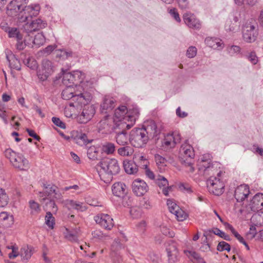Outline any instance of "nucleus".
<instances>
[{
    "mask_svg": "<svg viewBox=\"0 0 263 263\" xmlns=\"http://www.w3.org/2000/svg\"><path fill=\"white\" fill-rule=\"evenodd\" d=\"M102 151L106 154H112L115 151V145L111 142H105L102 145Z\"/></svg>",
    "mask_w": 263,
    "mask_h": 263,
    "instance_id": "obj_35",
    "label": "nucleus"
},
{
    "mask_svg": "<svg viewBox=\"0 0 263 263\" xmlns=\"http://www.w3.org/2000/svg\"><path fill=\"white\" fill-rule=\"evenodd\" d=\"M148 188L146 182L140 179L135 180L132 184L133 191L138 196L143 195L147 192Z\"/></svg>",
    "mask_w": 263,
    "mask_h": 263,
    "instance_id": "obj_15",
    "label": "nucleus"
},
{
    "mask_svg": "<svg viewBox=\"0 0 263 263\" xmlns=\"http://www.w3.org/2000/svg\"><path fill=\"white\" fill-rule=\"evenodd\" d=\"M98 148L93 146H90L88 149L87 155L88 158L91 160H96L98 159Z\"/></svg>",
    "mask_w": 263,
    "mask_h": 263,
    "instance_id": "obj_36",
    "label": "nucleus"
},
{
    "mask_svg": "<svg viewBox=\"0 0 263 263\" xmlns=\"http://www.w3.org/2000/svg\"><path fill=\"white\" fill-rule=\"evenodd\" d=\"M179 154L182 163L189 166L190 172H194V168L192 166V160L195 154L193 147L187 142H185L181 145L179 150Z\"/></svg>",
    "mask_w": 263,
    "mask_h": 263,
    "instance_id": "obj_6",
    "label": "nucleus"
},
{
    "mask_svg": "<svg viewBox=\"0 0 263 263\" xmlns=\"http://www.w3.org/2000/svg\"><path fill=\"white\" fill-rule=\"evenodd\" d=\"M42 66L44 73L41 75L38 74L39 78L42 81L46 80L49 75L53 72V64L52 62L49 60L44 59L42 61Z\"/></svg>",
    "mask_w": 263,
    "mask_h": 263,
    "instance_id": "obj_17",
    "label": "nucleus"
},
{
    "mask_svg": "<svg viewBox=\"0 0 263 263\" xmlns=\"http://www.w3.org/2000/svg\"><path fill=\"white\" fill-rule=\"evenodd\" d=\"M99 129H104V132L107 133L110 132L112 127L109 125V121L107 119H105L99 122Z\"/></svg>",
    "mask_w": 263,
    "mask_h": 263,
    "instance_id": "obj_40",
    "label": "nucleus"
},
{
    "mask_svg": "<svg viewBox=\"0 0 263 263\" xmlns=\"http://www.w3.org/2000/svg\"><path fill=\"white\" fill-rule=\"evenodd\" d=\"M167 205L170 212L172 214H174L176 212L177 210H178V208L179 207L175 202L173 201L171 199H168L167 200Z\"/></svg>",
    "mask_w": 263,
    "mask_h": 263,
    "instance_id": "obj_53",
    "label": "nucleus"
},
{
    "mask_svg": "<svg viewBox=\"0 0 263 263\" xmlns=\"http://www.w3.org/2000/svg\"><path fill=\"white\" fill-rule=\"evenodd\" d=\"M205 43L213 49L222 48L223 43L219 39L208 37L205 39Z\"/></svg>",
    "mask_w": 263,
    "mask_h": 263,
    "instance_id": "obj_31",
    "label": "nucleus"
},
{
    "mask_svg": "<svg viewBox=\"0 0 263 263\" xmlns=\"http://www.w3.org/2000/svg\"><path fill=\"white\" fill-rule=\"evenodd\" d=\"M128 116L130 118H132L135 121L138 117L139 115V111L138 108L137 107L134 108L133 110L131 111L130 109L128 110Z\"/></svg>",
    "mask_w": 263,
    "mask_h": 263,
    "instance_id": "obj_56",
    "label": "nucleus"
},
{
    "mask_svg": "<svg viewBox=\"0 0 263 263\" xmlns=\"http://www.w3.org/2000/svg\"><path fill=\"white\" fill-rule=\"evenodd\" d=\"M23 39L22 40H17V42L16 43V46L17 49L19 50H23L26 45H30L31 44L29 43L27 41V39H25L24 41L23 42Z\"/></svg>",
    "mask_w": 263,
    "mask_h": 263,
    "instance_id": "obj_55",
    "label": "nucleus"
},
{
    "mask_svg": "<svg viewBox=\"0 0 263 263\" xmlns=\"http://www.w3.org/2000/svg\"><path fill=\"white\" fill-rule=\"evenodd\" d=\"M26 65L31 69H33L36 67V63L33 59L28 58L26 60V61H24Z\"/></svg>",
    "mask_w": 263,
    "mask_h": 263,
    "instance_id": "obj_62",
    "label": "nucleus"
},
{
    "mask_svg": "<svg viewBox=\"0 0 263 263\" xmlns=\"http://www.w3.org/2000/svg\"><path fill=\"white\" fill-rule=\"evenodd\" d=\"M45 220V223L47 226L52 229L54 228V225L55 224V220L54 217L53 216L52 214L50 211H47L46 212Z\"/></svg>",
    "mask_w": 263,
    "mask_h": 263,
    "instance_id": "obj_37",
    "label": "nucleus"
},
{
    "mask_svg": "<svg viewBox=\"0 0 263 263\" xmlns=\"http://www.w3.org/2000/svg\"><path fill=\"white\" fill-rule=\"evenodd\" d=\"M67 140L73 141L81 146L86 145L92 141V140L88 138L86 134L79 133L75 130L71 131L70 135L67 136Z\"/></svg>",
    "mask_w": 263,
    "mask_h": 263,
    "instance_id": "obj_9",
    "label": "nucleus"
},
{
    "mask_svg": "<svg viewBox=\"0 0 263 263\" xmlns=\"http://www.w3.org/2000/svg\"><path fill=\"white\" fill-rule=\"evenodd\" d=\"M51 120L55 126L62 129L66 128V124L62 121L59 118L53 117L52 118Z\"/></svg>",
    "mask_w": 263,
    "mask_h": 263,
    "instance_id": "obj_54",
    "label": "nucleus"
},
{
    "mask_svg": "<svg viewBox=\"0 0 263 263\" xmlns=\"http://www.w3.org/2000/svg\"><path fill=\"white\" fill-rule=\"evenodd\" d=\"M258 35L257 29L255 26L248 25L244 27L243 31V40L248 43L254 42Z\"/></svg>",
    "mask_w": 263,
    "mask_h": 263,
    "instance_id": "obj_13",
    "label": "nucleus"
},
{
    "mask_svg": "<svg viewBox=\"0 0 263 263\" xmlns=\"http://www.w3.org/2000/svg\"><path fill=\"white\" fill-rule=\"evenodd\" d=\"M184 253L186 255L190 258H193L195 260L199 261L201 263H205L203 258L200 256V255L197 252L193 251H185Z\"/></svg>",
    "mask_w": 263,
    "mask_h": 263,
    "instance_id": "obj_41",
    "label": "nucleus"
},
{
    "mask_svg": "<svg viewBox=\"0 0 263 263\" xmlns=\"http://www.w3.org/2000/svg\"><path fill=\"white\" fill-rule=\"evenodd\" d=\"M29 206L31 210V213L32 214L38 213L41 209L40 208V205L38 203L36 202L34 200H30L29 202Z\"/></svg>",
    "mask_w": 263,
    "mask_h": 263,
    "instance_id": "obj_51",
    "label": "nucleus"
},
{
    "mask_svg": "<svg viewBox=\"0 0 263 263\" xmlns=\"http://www.w3.org/2000/svg\"><path fill=\"white\" fill-rule=\"evenodd\" d=\"M47 25L46 21L38 18L32 20L30 23H26L24 28L26 32L29 33L43 29L46 27Z\"/></svg>",
    "mask_w": 263,
    "mask_h": 263,
    "instance_id": "obj_10",
    "label": "nucleus"
},
{
    "mask_svg": "<svg viewBox=\"0 0 263 263\" xmlns=\"http://www.w3.org/2000/svg\"><path fill=\"white\" fill-rule=\"evenodd\" d=\"M144 128L146 130L147 134L148 133H150V134H152L153 136H157L158 133L156 124L155 122L153 121H151L149 124Z\"/></svg>",
    "mask_w": 263,
    "mask_h": 263,
    "instance_id": "obj_44",
    "label": "nucleus"
},
{
    "mask_svg": "<svg viewBox=\"0 0 263 263\" xmlns=\"http://www.w3.org/2000/svg\"><path fill=\"white\" fill-rule=\"evenodd\" d=\"M67 208L69 210H74L78 212H84L87 209L85 203L73 200H67Z\"/></svg>",
    "mask_w": 263,
    "mask_h": 263,
    "instance_id": "obj_24",
    "label": "nucleus"
},
{
    "mask_svg": "<svg viewBox=\"0 0 263 263\" xmlns=\"http://www.w3.org/2000/svg\"><path fill=\"white\" fill-rule=\"evenodd\" d=\"M249 193L250 191L248 185H240L235 191V197L237 202H241L248 197Z\"/></svg>",
    "mask_w": 263,
    "mask_h": 263,
    "instance_id": "obj_16",
    "label": "nucleus"
},
{
    "mask_svg": "<svg viewBox=\"0 0 263 263\" xmlns=\"http://www.w3.org/2000/svg\"><path fill=\"white\" fill-rule=\"evenodd\" d=\"M23 10L21 7L12 1L7 7V14L9 16H15L22 13Z\"/></svg>",
    "mask_w": 263,
    "mask_h": 263,
    "instance_id": "obj_27",
    "label": "nucleus"
},
{
    "mask_svg": "<svg viewBox=\"0 0 263 263\" xmlns=\"http://www.w3.org/2000/svg\"><path fill=\"white\" fill-rule=\"evenodd\" d=\"M55 60L59 62L64 61L66 56V50L64 49H56L53 52Z\"/></svg>",
    "mask_w": 263,
    "mask_h": 263,
    "instance_id": "obj_42",
    "label": "nucleus"
},
{
    "mask_svg": "<svg viewBox=\"0 0 263 263\" xmlns=\"http://www.w3.org/2000/svg\"><path fill=\"white\" fill-rule=\"evenodd\" d=\"M170 14L177 22H180L181 19L179 17V15L175 8L171 9L169 11Z\"/></svg>",
    "mask_w": 263,
    "mask_h": 263,
    "instance_id": "obj_63",
    "label": "nucleus"
},
{
    "mask_svg": "<svg viewBox=\"0 0 263 263\" xmlns=\"http://www.w3.org/2000/svg\"><path fill=\"white\" fill-rule=\"evenodd\" d=\"M221 172L217 173V177L211 176L206 181L209 191L213 194L219 196L224 192V183L220 179Z\"/></svg>",
    "mask_w": 263,
    "mask_h": 263,
    "instance_id": "obj_7",
    "label": "nucleus"
},
{
    "mask_svg": "<svg viewBox=\"0 0 263 263\" xmlns=\"http://www.w3.org/2000/svg\"><path fill=\"white\" fill-rule=\"evenodd\" d=\"M162 144L166 146L174 147L175 145V142L174 141L173 135L168 134L166 135L163 140Z\"/></svg>",
    "mask_w": 263,
    "mask_h": 263,
    "instance_id": "obj_43",
    "label": "nucleus"
},
{
    "mask_svg": "<svg viewBox=\"0 0 263 263\" xmlns=\"http://www.w3.org/2000/svg\"><path fill=\"white\" fill-rule=\"evenodd\" d=\"M33 248L31 246H26L23 247L20 252V255L22 260L27 262L31 258L33 253Z\"/></svg>",
    "mask_w": 263,
    "mask_h": 263,
    "instance_id": "obj_28",
    "label": "nucleus"
},
{
    "mask_svg": "<svg viewBox=\"0 0 263 263\" xmlns=\"http://www.w3.org/2000/svg\"><path fill=\"white\" fill-rule=\"evenodd\" d=\"M94 219L97 223L106 230H111L114 226L113 219L108 214H99L94 217Z\"/></svg>",
    "mask_w": 263,
    "mask_h": 263,
    "instance_id": "obj_12",
    "label": "nucleus"
},
{
    "mask_svg": "<svg viewBox=\"0 0 263 263\" xmlns=\"http://www.w3.org/2000/svg\"><path fill=\"white\" fill-rule=\"evenodd\" d=\"M141 206L145 209H150L152 207V202L148 199H143L141 201Z\"/></svg>",
    "mask_w": 263,
    "mask_h": 263,
    "instance_id": "obj_64",
    "label": "nucleus"
},
{
    "mask_svg": "<svg viewBox=\"0 0 263 263\" xmlns=\"http://www.w3.org/2000/svg\"><path fill=\"white\" fill-rule=\"evenodd\" d=\"M127 191L126 186L123 182H116L112 186L113 194L119 197H124L127 193Z\"/></svg>",
    "mask_w": 263,
    "mask_h": 263,
    "instance_id": "obj_21",
    "label": "nucleus"
},
{
    "mask_svg": "<svg viewBox=\"0 0 263 263\" xmlns=\"http://www.w3.org/2000/svg\"><path fill=\"white\" fill-rule=\"evenodd\" d=\"M160 231L165 236H168L170 237H173L174 236V232H171L169 229L165 226H161Z\"/></svg>",
    "mask_w": 263,
    "mask_h": 263,
    "instance_id": "obj_58",
    "label": "nucleus"
},
{
    "mask_svg": "<svg viewBox=\"0 0 263 263\" xmlns=\"http://www.w3.org/2000/svg\"><path fill=\"white\" fill-rule=\"evenodd\" d=\"M166 251L169 263H175L177 260L178 252L175 242L174 240H170L167 242Z\"/></svg>",
    "mask_w": 263,
    "mask_h": 263,
    "instance_id": "obj_14",
    "label": "nucleus"
},
{
    "mask_svg": "<svg viewBox=\"0 0 263 263\" xmlns=\"http://www.w3.org/2000/svg\"><path fill=\"white\" fill-rule=\"evenodd\" d=\"M44 191L39 192L38 196L41 201L45 202L44 209L45 210L55 213L58 208L55 205L54 199H60L61 194L59 189L54 185L43 184Z\"/></svg>",
    "mask_w": 263,
    "mask_h": 263,
    "instance_id": "obj_3",
    "label": "nucleus"
},
{
    "mask_svg": "<svg viewBox=\"0 0 263 263\" xmlns=\"http://www.w3.org/2000/svg\"><path fill=\"white\" fill-rule=\"evenodd\" d=\"M115 138L117 143L123 146L127 144L128 140H129L127 132L124 129H123L121 132H116Z\"/></svg>",
    "mask_w": 263,
    "mask_h": 263,
    "instance_id": "obj_29",
    "label": "nucleus"
},
{
    "mask_svg": "<svg viewBox=\"0 0 263 263\" xmlns=\"http://www.w3.org/2000/svg\"><path fill=\"white\" fill-rule=\"evenodd\" d=\"M70 227L69 229L67 228V239H68L71 241H76L78 240V233L79 231V229L76 228L73 232L70 231Z\"/></svg>",
    "mask_w": 263,
    "mask_h": 263,
    "instance_id": "obj_39",
    "label": "nucleus"
},
{
    "mask_svg": "<svg viewBox=\"0 0 263 263\" xmlns=\"http://www.w3.org/2000/svg\"><path fill=\"white\" fill-rule=\"evenodd\" d=\"M84 74L79 70L68 72L67 71V94L69 92H73L71 90L73 85L78 87V84L81 83L84 79Z\"/></svg>",
    "mask_w": 263,
    "mask_h": 263,
    "instance_id": "obj_8",
    "label": "nucleus"
},
{
    "mask_svg": "<svg viewBox=\"0 0 263 263\" xmlns=\"http://www.w3.org/2000/svg\"><path fill=\"white\" fill-rule=\"evenodd\" d=\"M45 42V37L41 33H37L34 37L32 41V47H39L43 45Z\"/></svg>",
    "mask_w": 263,
    "mask_h": 263,
    "instance_id": "obj_33",
    "label": "nucleus"
},
{
    "mask_svg": "<svg viewBox=\"0 0 263 263\" xmlns=\"http://www.w3.org/2000/svg\"><path fill=\"white\" fill-rule=\"evenodd\" d=\"M128 112L126 106L122 105L118 107L115 111V117L121 121L122 119L124 118V116Z\"/></svg>",
    "mask_w": 263,
    "mask_h": 263,
    "instance_id": "obj_34",
    "label": "nucleus"
},
{
    "mask_svg": "<svg viewBox=\"0 0 263 263\" xmlns=\"http://www.w3.org/2000/svg\"><path fill=\"white\" fill-rule=\"evenodd\" d=\"M14 222L12 215L6 212H2L0 213V226L4 228L10 227Z\"/></svg>",
    "mask_w": 263,
    "mask_h": 263,
    "instance_id": "obj_22",
    "label": "nucleus"
},
{
    "mask_svg": "<svg viewBox=\"0 0 263 263\" xmlns=\"http://www.w3.org/2000/svg\"><path fill=\"white\" fill-rule=\"evenodd\" d=\"M10 247L12 252L8 254V257L10 259H14L20 255L18 247L15 244H11Z\"/></svg>",
    "mask_w": 263,
    "mask_h": 263,
    "instance_id": "obj_50",
    "label": "nucleus"
},
{
    "mask_svg": "<svg viewBox=\"0 0 263 263\" xmlns=\"http://www.w3.org/2000/svg\"><path fill=\"white\" fill-rule=\"evenodd\" d=\"M197 54V49L195 47L190 46L189 47L186 51V56L189 58H193L196 56Z\"/></svg>",
    "mask_w": 263,
    "mask_h": 263,
    "instance_id": "obj_57",
    "label": "nucleus"
},
{
    "mask_svg": "<svg viewBox=\"0 0 263 263\" xmlns=\"http://www.w3.org/2000/svg\"><path fill=\"white\" fill-rule=\"evenodd\" d=\"M184 23L190 28L199 29L201 25L199 21L197 19L195 16L190 13H186L183 15Z\"/></svg>",
    "mask_w": 263,
    "mask_h": 263,
    "instance_id": "obj_20",
    "label": "nucleus"
},
{
    "mask_svg": "<svg viewBox=\"0 0 263 263\" xmlns=\"http://www.w3.org/2000/svg\"><path fill=\"white\" fill-rule=\"evenodd\" d=\"M248 60L253 64H256L258 62V58L256 56L255 52H251L247 55Z\"/></svg>",
    "mask_w": 263,
    "mask_h": 263,
    "instance_id": "obj_61",
    "label": "nucleus"
},
{
    "mask_svg": "<svg viewBox=\"0 0 263 263\" xmlns=\"http://www.w3.org/2000/svg\"><path fill=\"white\" fill-rule=\"evenodd\" d=\"M250 208L255 212L263 209V194L257 193L254 196L251 201Z\"/></svg>",
    "mask_w": 263,
    "mask_h": 263,
    "instance_id": "obj_18",
    "label": "nucleus"
},
{
    "mask_svg": "<svg viewBox=\"0 0 263 263\" xmlns=\"http://www.w3.org/2000/svg\"><path fill=\"white\" fill-rule=\"evenodd\" d=\"M125 171L128 174H135L138 171V166L135 161L125 160L123 161Z\"/></svg>",
    "mask_w": 263,
    "mask_h": 263,
    "instance_id": "obj_26",
    "label": "nucleus"
},
{
    "mask_svg": "<svg viewBox=\"0 0 263 263\" xmlns=\"http://www.w3.org/2000/svg\"><path fill=\"white\" fill-rule=\"evenodd\" d=\"M57 46L52 45H49L43 50L42 52L44 54L49 55L52 51L54 52V51L57 49Z\"/></svg>",
    "mask_w": 263,
    "mask_h": 263,
    "instance_id": "obj_60",
    "label": "nucleus"
},
{
    "mask_svg": "<svg viewBox=\"0 0 263 263\" xmlns=\"http://www.w3.org/2000/svg\"><path fill=\"white\" fill-rule=\"evenodd\" d=\"M7 60L9 62L11 68L20 70L21 69V65L20 61L12 53L7 54Z\"/></svg>",
    "mask_w": 263,
    "mask_h": 263,
    "instance_id": "obj_30",
    "label": "nucleus"
},
{
    "mask_svg": "<svg viewBox=\"0 0 263 263\" xmlns=\"http://www.w3.org/2000/svg\"><path fill=\"white\" fill-rule=\"evenodd\" d=\"M173 214H174L178 221H183L185 219L187 216V214L184 211L181 209L179 207L178 210H177Z\"/></svg>",
    "mask_w": 263,
    "mask_h": 263,
    "instance_id": "obj_49",
    "label": "nucleus"
},
{
    "mask_svg": "<svg viewBox=\"0 0 263 263\" xmlns=\"http://www.w3.org/2000/svg\"><path fill=\"white\" fill-rule=\"evenodd\" d=\"M79 88L82 89L80 86H78V88L74 90V92H69V93L67 94V109L69 112V114L67 112V118L77 119L79 110H81L82 105H87L92 99V96L90 92H82Z\"/></svg>",
    "mask_w": 263,
    "mask_h": 263,
    "instance_id": "obj_1",
    "label": "nucleus"
},
{
    "mask_svg": "<svg viewBox=\"0 0 263 263\" xmlns=\"http://www.w3.org/2000/svg\"><path fill=\"white\" fill-rule=\"evenodd\" d=\"M148 139L147 132L145 128H134L130 132L129 141L134 147H144L148 142Z\"/></svg>",
    "mask_w": 263,
    "mask_h": 263,
    "instance_id": "obj_5",
    "label": "nucleus"
},
{
    "mask_svg": "<svg viewBox=\"0 0 263 263\" xmlns=\"http://www.w3.org/2000/svg\"><path fill=\"white\" fill-rule=\"evenodd\" d=\"M8 33L10 37H15L17 40L23 39V35L16 28H11Z\"/></svg>",
    "mask_w": 263,
    "mask_h": 263,
    "instance_id": "obj_45",
    "label": "nucleus"
},
{
    "mask_svg": "<svg viewBox=\"0 0 263 263\" xmlns=\"http://www.w3.org/2000/svg\"><path fill=\"white\" fill-rule=\"evenodd\" d=\"M133 148L128 146L121 147L118 149V153L121 156H128L132 155Z\"/></svg>",
    "mask_w": 263,
    "mask_h": 263,
    "instance_id": "obj_38",
    "label": "nucleus"
},
{
    "mask_svg": "<svg viewBox=\"0 0 263 263\" xmlns=\"http://www.w3.org/2000/svg\"><path fill=\"white\" fill-rule=\"evenodd\" d=\"M228 51L230 55L233 56L239 52L240 47L237 46H232L228 48Z\"/></svg>",
    "mask_w": 263,
    "mask_h": 263,
    "instance_id": "obj_59",
    "label": "nucleus"
},
{
    "mask_svg": "<svg viewBox=\"0 0 263 263\" xmlns=\"http://www.w3.org/2000/svg\"><path fill=\"white\" fill-rule=\"evenodd\" d=\"M217 250L218 251H223L224 250H226L228 252L230 251L231 247L229 243L227 242L222 241L219 242L217 247Z\"/></svg>",
    "mask_w": 263,
    "mask_h": 263,
    "instance_id": "obj_52",
    "label": "nucleus"
},
{
    "mask_svg": "<svg viewBox=\"0 0 263 263\" xmlns=\"http://www.w3.org/2000/svg\"><path fill=\"white\" fill-rule=\"evenodd\" d=\"M4 155L16 168L25 171L29 168L28 160L22 154L14 152L11 148H7L4 151Z\"/></svg>",
    "mask_w": 263,
    "mask_h": 263,
    "instance_id": "obj_4",
    "label": "nucleus"
},
{
    "mask_svg": "<svg viewBox=\"0 0 263 263\" xmlns=\"http://www.w3.org/2000/svg\"><path fill=\"white\" fill-rule=\"evenodd\" d=\"M210 232H212L214 234L219 236L221 238H222L226 240L230 241V236L226 234L224 232L221 231L220 230H219L218 228H215L214 229L212 230H210Z\"/></svg>",
    "mask_w": 263,
    "mask_h": 263,
    "instance_id": "obj_48",
    "label": "nucleus"
},
{
    "mask_svg": "<svg viewBox=\"0 0 263 263\" xmlns=\"http://www.w3.org/2000/svg\"><path fill=\"white\" fill-rule=\"evenodd\" d=\"M84 108L81 115L77 117V121L81 124L86 123L95 114V109L93 105H84Z\"/></svg>",
    "mask_w": 263,
    "mask_h": 263,
    "instance_id": "obj_11",
    "label": "nucleus"
},
{
    "mask_svg": "<svg viewBox=\"0 0 263 263\" xmlns=\"http://www.w3.org/2000/svg\"><path fill=\"white\" fill-rule=\"evenodd\" d=\"M9 198L5 191L0 189V206L4 207L7 205Z\"/></svg>",
    "mask_w": 263,
    "mask_h": 263,
    "instance_id": "obj_46",
    "label": "nucleus"
},
{
    "mask_svg": "<svg viewBox=\"0 0 263 263\" xmlns=\"http://www.w3.org/2000/svg\"><path fill=\"white\" fill-rule=\"evenodd\" d=\"M133 160L137 162V164L139 165L141 168L145 169L148 167V164L149 163L147 159L142 155H137L134 156Z\"/></svg>",
    "mask_w": 263,
    "mask_h": 263,
    "instance_id": "obj_32",
    "label": "nucleus"
},
{
    "mask_svg": "<svg viewBox=\"0 0 263 263\" xmlns=\"http://www.w3.org/2000/svg\"><path fill=\"white\" fill-rule=\"evenodd\" d=\"M96 169L101 180L107 183L111 180L113 175L120 171L118 161L114 158L102 159L96 165Z\"/></svg>",
    "mask_w": 263,
    "mask_h": 263,
    "instance_id": "obj_2",
    "label": "nucleus"
},
{
    "mask_svg": "<svg viewBox=\"0 0 263 263\" xmlns=\"http://www.w3.org/2000/svg\"><path fill=\"white\" fill-rule=\"evenodd\" d=\"M211 160L210 158L206 159V157L203 156L201 158L198 163L199 170L203 172L204 175H209V171L213 168V165L211 164Z\"/></svg>",
    "mask_w": 263,
    "mask_h": 263,
    "instance_id": "obj_23",
    "label": "nucleus"
},
{
    "mask_svg": "<svg viewBox=\"0 0 263 263\" xmlns=\"http://www.w3.org/2000/svg\"><path fill=\"white\" fill-rule=\"evenodd\" d=\"M40 10V7L38 4L31 5L25 7L24 9L26 20H28L29 17H32L33 16H36Z\"/></svg>",
    "mask_w": 263,
    "mask_h": 263,
    "instance_id": "obj_25",
    "label": "nucleus"
},
{
    "mask_svg": "<svg viewBox=\"0 0 263 263\" xmlns=\"http://www.w3.org/2000/svg\"><path fill=\"white\" fill-rule=\"evenodd\" d=\"M156 183L160 188H163L168 185V180L162 176H158L157 178L156 179Z\"/></svg>",
    "mask_w": 263,
    "mask_h": 263,
    "instance_id": "obj_47",
    "label": "nucleus"
},
{
    "mask_svg": "<svg viewBox=\"0 0 263 263\" xmlns=\"http://www.w3.org/2000/svg\"><path fill=\"white\" fill-rule=\"evenodd\" d=\"M115 100L109 96H105L103 99L100 105V109L102 112H107L111 110L115 106Z\"/></svg>",
    "mask_w": 263,
    "mask_h": 263,
    "instance_id": "obj_19",
    "label": "nucleus"
}]
</instances>
